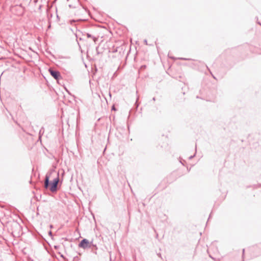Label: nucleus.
<instances>
[{"instance_id": "6e6552de", "label": "nucleus", "mask_w": 261, "mask_h": 261, "mask_svg": "<svg viewBox=\"0 0 261 261\" xmlns=\"http://www.w3.org/2000/svg\"><path fill=\"white\" fill-rule=\"evenodd\" d=\"M158 256H159L160 257L162 258V256H161V253H158Z\"/></svg>"}, {"instance_id": "39448f33", "label": "nucleus", "mask_w": 261, "mask_h": 261, "mask_svg": "<svg viewBox=\"0 0 261 261\" xmlns=\"http://www.w3.org/2000/svg\"><path fill=\"white\" fill-rule=\"evenodd\" d=\"M75 22V21L74 20H70L69 21V22L71 24H72L73 23H74Z\"/></svg>"}, {"instance_id": "0eeeda50", "label": "nucleus", "mask_w": 261, "mask_h": 261, "mask_svg": "<svg viewBox=\"0 0 261 261\" xmlns=\"http://www.w3.org/2000/svg\"><path fill=\"white\" fill-rule=\"evenodd\" d=\"M244 252H245V249H243V257L244 256Z\"/></svg>"}, {"instance_id": "4468645a", "label": "nucleus", "mask_w": 261, "mask_h": 261, "mask_svg": "<svg viewBox=\"0 0 261 261\" xmlns=\"http://www.w3.org/2000/svg\"><path fill=\"white\" fill-rule=\"evenodd\" d=\"M112 109H113V110H115V109L114 107H113Z\"/></svg>"}, {"instance_id": "f03ea898", "label": "nucleus", "mask_w": 261, "mask_h": 261, "mask_svg": "<svg viewBox=\"0 0 261 261\" xmlns=\"http://www.w3.org/2000/svg\"><path fill=\"white\" fill-rule=\"evenodd\" d=\"M79 247L83 249L90 248L92 246L96 247V245L93 244V241L89 242L87 239H84L80 243L79 245Z\"/></svg>"}, {"instance_id": "9b49d317", "label": "nucleus", "mask_w": 261, "mask_h": 261, "mask_svg": "<svg viewBox=\"0 0 261 261\" xmlns=\"http://www.w3.org/2000/svg\"><path fill=\"white\" fill-rule=\"evenodd\" d=\"M152 100H153V101H155V97H153V98H152Z\"/></svg>"}, {"instance_id": "ddd939ff", "label": "nucleus", "mask_w": 261, "mask_h": 261, "mask_svg": "<svg viewBox=\"0 0 261 261\" xmlns=\"http://www.w3.org/2000/svg\"><path fill=\"white\" fill-rule=\"evenodd\" d=\"M181 59L184 60H187V59H186V58H182Z\"/></svg>"}, {"instance_id": "9d476101", "label": "nucleus", "mask_w": 261, "mask_h": 261, "mask_svg": "<svg viewBox=\"0 0 261 261\" xmlns=\"http://www.w3.org/2000/svg\"><path fill=\"white\" fill-rule=\"evenodd\" d=\"M49 234L50 235H51V234H52L51 231H50L49 232Z\"/></svg>"}, {"instance_id": "423d86ee", "label": "nucleus", "mask_w": 261, "mask_h": 261, "mask_svg": "<svg viewBox=\"0 0 261 261\" xmlns=\"http://www.w3.org/2000/svg\"><path fill=\"white\" fill-rule=\"evenodd\" d=\"M59 247H60V246H54V248H55L56 249H58Z\"/></svg>"}, {"instance_id": "7ed1b4c3", "label": "nucleus", "mask_w": 261, "mask_h": 261, "mask_svg": "<svg viewBox=\"0 0 261 261\" xmlns=\"http://www.w3.org/2000/svg\"><path fill=\"white\" fill-rule=\"evenodd\" d=\"M50 75L56 80H59L61 76L59 71L51 69H49Z\"/></svg>"}, {"instance_id": "f257e3e1", "label": "nucleus", "mask_w": 261, "mask_h": 261, "mask_svg": "<svg viewBox=\"0 0 261 261\" xmlns=\"http://www.w3.org/2000/svg\"><path fill=\"white\" fill-rule=\"evenodd\" d=\"M50 174H46L45 177L44 187L45 189H49L52 193H55L58 190V185L59 182V173L58 176L50 183L49 182Z\"/></svg>"}, {"instance_id": "2eb2a0df", "label": "nucleus", "mask_w": 261, "mask_h": 261, "mask_svg": "<svg viewBox=\"0 0 261 261\" xmlns=\"http://www.w3.org/2000/svg\"><path fill=\"white\" fill-rule=\"evenodd\" d=\"M61 256L63 258H64V256L63 255H61Z\"/></svg>"}, {"instance_id": "f8f14e48", "label": "nucleus", "mask_w": 261, "mask_h": 261, "mask_svg": "<svg viewBox=\"0 0 261 261\" xmlns=\"http://www.w3.org/2000/svg\"><path fill=\"white\" fill-rule=\"evenodd\" d=\"M193 156H191L190 157H189V159H192V158H193Z\"/></svg>"}, {"instance_id": "20e7f679", "label": "nucleus", "mask_w": 261, "mask_h": 261, "mask_svg": "<svg viewBox=\"0 0 261 261\" xmlns=\"http://www.w3.org/2000/svg\"><path fill=\"white\" fill-rule=\"evenodd\" d=\"M83 35L86 36L87 38H92L94 42H96V41L97 40V38L92 36V35H91L90 34H89L88 33L84 32V33H83Z\"/></svg>"}, {"instance_id": "1a4fd4ad", "label": "nucleus", "mask_w": 261, "mask_h": 261, "mask_svg": "<svg viewBox=\"0 0 261 261\" xmlns=\"http://www.w3.org/2000/svg\"><path fill=\"white\" fill-rule=\"evenodd\" d=\"M144 43H145L146 44H147V40H144Z\"/></svg>"}]
</instances>
